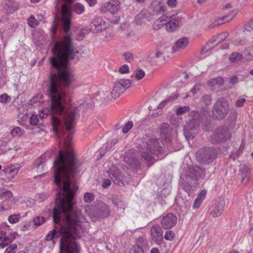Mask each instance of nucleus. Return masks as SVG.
Returning <instances> with one entry per match:
<instances>
[{"instance_id":"nucleus-1","label":"nucleus","mask_w":253,"mask_h":253,"mask_svg":"<svg viewBox=\"0 0 253 253\" xmlns=\"http://www.w3.org/2000/svg\"><path fill=\"white\" fill-rule=\"evenodd\" d=\"M63 140L65 151L60 150L54 161V182L57 186L56 198L53 212V220L56 224L46 236L47 241L55 243L61 236L59 253H80L79 245L73 239L79 237L84 231V219L80 211L74 207V192L71 188V179L76 174L78 161L70 149L72 138H59Z\"/></svg>"},{"instance_id":"nucleus-2","label":"nucleus","mask_w":253,"mask_h":253,"mask_svg":"<svg viewBox=\"0 0 253 253\" xmlns=\"http://www.w3.org/2000/svg\"><path fill=\"white\" fill-rule=\"evenodd\" d=\"M201 112L202 115H200L197 111H193L191 113L192 119L189 120L188 124L185 126L184 128V134L187 139L194 137L197 133L196 128L203 120V116L205 117L209 113V110L207 108L203 107Z\"/></svg>"},{"instance_id":"nucleus-3","label":"nucleus","mask_w":253,"mask_h":253,"mask_svg":"<svg viewBox=\"0 0 253 253\" xmlns=\"http://www.w3.org/2000/svg\"><path fill=\"white\" fill-rule=\"evenodd\" d=\"M147 147L145 150L142 148L140 150L142 157L147 161H151L153 159V155H161L163 149L160 145V141L157 139L152 138L146 142Z\"/></svg>"},{"instance_id":"nucleus-4","label":"nucleus","mask_w":253,"mask_h":253,"mask_svg":"<svg viewBox=\"0 0 253 253\" xmlns=\"http://www.w3.org/2000/svg\"><path fill=\"white\" fill-rule=\"evenodd\" d=\"M229 109L227 99L223 97H218L212 108L213 117L218 120H222L228 114Z\"/></svg>"},{"instance_id":"nucleus-5","label":"nucleus","mask_w":253,"mask_h":253,"mask_svg":"<svg viewBox=\"0 0 253 253\" xmlns=\"http://www.w3.org/2000/svg\"><path fill=\"white\" fill-rule=\"evenodd\" d=\"M216 157V151L210 147H203L196 153V160L201 164H210L212 163Z\"/></svg>"},{"instance_id":"nucleus-6","label":"nucleus","mask_w":253,"mask_h":253,"mask_svg":"<svg viewBox=\"0 0 253 253\" xmlns=\"http://www.w3.org/2000/svg\"><path fill=\"white\" fill-rule=\"evenodd\" d=\"M126 167L122 164L112 166L109 170V176L113 182L117 185L122 183L126 173Z\"/></svg>"},{"instance_id":"nucleus-7","label":"nucleus","mask_w":253,"mask_h":253,"mask_svg":"<svg viewBox=\"0 0 253 253\" xmlns=\"http://www.w3.org/2000/svg\"><path fill=\"white\" fill-rule=\"evenodd\" d=\"M131 82L128 79H120L116 81L114 84L112 91L110 95L114 98L119 97L121 94L124 93L131 85Z\"/></svg>"},{"instance_id":"nucleus-8","label":"nucleus","mask_w":253,"mask_h":253,"mask_svg":"<svg viewBox=\"0 0 253 253\" xmlns=\"http://www.w3.org/2000/svg\"><path fill=\"white\" fill-rule=\"evenodd\" d=\"M109 214V207L104 203H100L94 207L89 216L92 221H95L99 218L107 217Z\"/></svg>"},{"instance_id":"nucleus-9","label":"nucleus","mask_w":253,"mask_h":253,"mask_svg":"<svg viewBox=\"0 0 253 253\" xmlns=\"http://www.w3.org/2000/svg\"><path fill=\"white\" fill-rule=\"evenodd\" d=\"M231 134L229 129L226 127H219L216 129L213 134V138L216 142L225 141L230 138Z\"/></svg>"},{"instance_id":"nucleus-10","label":"nucleus","mask_w":253,"mask_h":253,"mask_svg":"<svg viewBox=\"0 0 253 253\" xmlns=\"http://www.w3.org/2000/svg\"><path fill=\"white\" fill-rule=\"evenodd\" d=\"M120 8V4L119 1L113 0L105 2L101 7L100 11L103 13L108 11L111 14H115L118 11Z\"/></svg>"},{"instance_id":"nucleus-11","label":"nucleus","mask_w":253,"mask_h":253,"mask_svg":"<svg viewBox=\"0 0 253 253\" xmlns=\"http://www.w3.org/2000/svg\"><path fill=\"white\" fill-rule=\"evenodd\" d=\"M107 25L101 18H96L94 19L90 24L89 30L91 32L96 33L99 31L105 30L107 28Z\"/></svg>"},{"instance_id":"nucleus-12","label":"nucleus","mask_w":253,"mask_h":253,"mask_svg":"<svg viewBox=\"0 0 253 253\" xmlns=\"http://www.w3.org/2000/svg\"><path fill=\"white\" fill-rule=\"evenodd\" d=\"M176 222V216L171 213H169L163 217L161 221V224L164 228L169 229L172 228Z\"/></svg>"},{"instance_id":"nucleus-13","label":"nucleus","mask_w":253,"mask_h":253,"mask_svg":"<svg viewBox=\"0 0 253 253\" xmlns=\"http://www.w3.org/2000/svg\"><path fill=\"white\" fill-rule=\"evenodd\" d=\"M205 170L199 166H195L190 171V174L187 175L194 183L201 178H203L205 175Z\"/></svg>"},{"instance_id":"nucleus-14","label":"nucleus","mask_w":253,"mask_h":253,"mask_svg":"<svg viewBox=\"0 0 253 253\" xmlns=\"http://www.w3.org/2000/svg\"><path fill=\"white\" fill-rule=\"evenodd\" d=\"M137 153L134 149L129 150L124 156L125 161L134 168L139 166L138 160L136 159Z\"/></svg>"},{"instance_id":"nucleus-15","label":"nucleus","mask_w":253,"mask_h":253,"mask_svg":"<svg viewBox=\"0 0 253 253\" xmlns=\"http://www.w3.org/2000/svg\"><path fill=\"white\" fill-rule=\"evenodd\" d=\"M225 206V201L223 199L218 200L212 207L211 214L213 217L219 216L222 213Z\"/></svg>"},{"instance_id":"nucleus-16","label":"nucleus","mask_w":253,"mask_h":253,"mask_svg":"<svg viewBox=\"0 0 253 253\" xmlns=\"http://www.w3.org/2000/svg\"><path fill=\"white\" fill-rule=\"evenodd\" d=\"M152 240L158 244L161 243L163 238V230L161 226L158 225L152 227L151 231Z\"/></svg>"},{"instance_id":"nucleus-17","label":"nucleus","mask_w":253,"mask_h":253,"mask_svg":"<svg viewBox=\"0 0 253 253\" xmlns=\"http://www.w3.org/2000/svg\"><path fill=\"white\" fill-rule=\"evenodd\" d=\"M161 136L162 138L166 141L169 142L170 140L171 129L169 125L167 123H163L160 127Z\"/></svg>"},{"instance_id":"nucleus-18","label":"nucleus","mask_w":253,"mask_h":253,"mask_svg":"<svg viewBox=\"0 0 253 253\" xmlns=\"http://www.w3.org/2000/svg\"><path fill=\"white\" fill-rule=\"evenodd\" d=\"M135 21L137 24L142 25L146 24L149 20L148 17V12L146 10H142L135 18Z\"/></svg>"},{"instance_id":"nucleus-19","label":"nucleus","mask_w":253,"mask_h":253,"mask_svg":"<svg viewBox=\"0 0 253 253\" xmlns=\"http://www.w3.org/2000/svg\"><path fill=\"white\" fill-rule=\"evenodd\" d=\"M189 43V41L186 38H182L175 42L173 46L172 50L173 52H177L184 49Z\"/></svg>"},{"instance_id":"nucleus-20","label":"nucleus","mask_w":253,"mask_h":253,"mask_svg":"<svg viewBox=\"0 0 253 253\" xmlns=\"http://www.w3.org/2000/svg\"><path fill=\"white\" fill-rule=\"evenodd\" d=\"M47 153H45L41 157L37 159L35 162V165L37 167V172L39 173H42L44 169V166H45V162L46 161V157H47Z\"/></svg>"},{"instance_id":"nucleus-21","label":"nucleus","mask_w":253,"mask_h":253,"mask_svg":"<svg viewBox=\"0 0 253 253\" xmlns=\"http://www.w3.org/2000/svg\"><path fill=\"white\" fill-rule=\"evenodd\" d=\"M186 180H184L183 182H182V188L184 191L187 192L189 195L192 193L193 191V187L191 184L190 178L187 176L185 177Z\"/></svg>"},{"instance_id":"nucleus-22","label":"nucleus","mask_w":253,"mask_h":253,"mask_svg":"<svg viewBox=\"0 0 253 253\" xmlns=\"http://www.w3.org/2000/svg\"><path fill=\"white\" fill-rule=\"evenodd\" d=\"M20 167L19 165L11 166L10 167H7L2 170L6 174H11V176H14L19 171Z\"/></svg>"},{"instance_id":"nucleus-23","label":"nucleus","mask_w":253,"mask_h":253,"mask_svg":"<svg viewBox=\"0 0 253 253\" xmlns=\"http://www.w3.org/2000/svg\"><path fill=\"white\" fill-rule=\"evenodd\" d=\"M223 79L220 77H217L210 80L207 82V85L209 86L212 87L216 85H221L223 83Z\"/></svg>"},{"instance_id":"nucleus-24","label":"nucleus","mask_w":253,"mask_h":253,"mask_svg":"<svg viewBox=\"0 0 253 253\" xmlns=\"http://www.w3.org/2000/svg\"><path fill=\"white\" fill-rule=\"evenodd\" d=\"M173 16V14L172 16H165L163 15L161 16L160 18H159L158 19L156 20L154 24H153L154 29L157 30L156 26H158V29L160 28V27L162 26L164 24H160L161 23L163 22H166L167 21L169 18L172 17Z\"/></svg>"},{"instance_id":"nucleus-25","label":"nucleus","mask_w":253,"mask_h":253,"mask_svg":"<svg viewBox=\"0 0 253 253\" xmlns=\"http://www.w3.org/2000/svg\"><path fill=\"white\" fill-rule=\"evenodd\" d=\"M17 9V6L11 1L6 2L4 6V9L8 14L12 13Z\"/></svg>"},{"instance_id":"nucleus-26","label":"nucleus","mask_w":253,"mask_h":253,"mask_svg":"<svg viewBox=\"0 0 253 253\" xmlns=\"http://www.w3.org/2000/svg\"><path fill=\"white\" fill-rule=\"evenodd\" d=\"M167 7L165 5L158 3L153 7V10L156 14H162L166 11Z\"/></svg>"},{"instance_id":"nucleus-27","label":"nucleus","mask_w":253,"mask_h":253,"mask_svg":"<svg viewBox=\"0 0 253 253\" xmlns=\"http://www.w3.org/2000/svg\"><path fill=\"white\" fill-rule=\"evenodd\" d=\"M243 58V55L238 52L232 53L229 57V60L231 62H235L240 61Z\"/></svg>"},{"instance_id":"nucleus-28","label":"nucleus","mask_w":253,"mask_h":253,"mask_svg":"<svg viewBox=\"0 0 253 253\" xmlns=\"http://www.w3.org/2000/svg\"><path fill=\"white\" fill-rule=\"evenodd\" d=\"M201 102L204 104L206 106L210 105L212 101V98L211 95L205 94L204 95L201 99Z\"/></svg>"},{"instance_id":"nucleus-29","label":"nucleus","mask_w":253,"mask_h":253,"mask_svg":"<svg viewBox=\"0 0 253 253\" xmlns=\"http://www.w3.org/2000/svg\"><path fill=\"white\" fill-rule=\"evenodd\" d=\"M190 110V107L188 106H180L176 111V114L177 116H181L185 114L186 112Z\"/></svg>"},{"instance_id":"nucleus-30","label":"nucleus","mask_w":253,"mask_h":253,"mask_svg":"<svg viewBox=\"0 0 253 253\" xmlns=\"http://www.w3.org/2000/svg\"><path fill=\"white\" fill-rule=\"evenodd\" d=\"M25 131L23 129L19 127H16L10 131L11 134L13 137L16 136H20L22 135L23 134H24Z\"/></svg>"},{"instance_id":"nucleus-31","label":"nucleus","mask_w":253,"mask_h":253,"mask_svg":"<svg viewBox=\"0 0 253 253\" xmlns=\"http://www.w3.org/2000/svg\"><path fill=\"white\" fill-rule=\"evenodd\" d=\"M73 9L75 12L80 14L84 11V7L82 4L77 3L74 5Z\"/></svg>"},{"instance_id":"nucleus-32","label":"nucleus","mask_w":253,"mask_h":253,"mask_svg":"<svg viewBox=\"0 0 253 253\" xmlns=\"http://www.w3.org/2000/svg\"><path fill=\"white\" fill-rule=\"evenodd\" d=\"M253 30V18L247 22L244 26V32H250Z\"/></svg>"},{"instance_id":"nucleus-33","label":"nucleus","mask_w":253,"mask_h":253,"mask_svg":"<svg viewBox=\"0 0 253 253\" xmlns=\"http://www.w3.org/2000/svg\"><path fill=\"white\" fill-rule=\"evenodd\" d=\"M28 25L31 28L35 27L38 24V21L37 20L35 17L33 15L31 16L28 19Z\"/></svg>"},{"instance_id":"nucleus-34","label":"nucleus","mask_w":253,"mask_h":253,"mask_svg":"<svg viewBox=\"0 0 253 253\" xmlns=\"http://www.w3.org/2000/svg\"><path fill=\"white\" fill-rule=\"evenodd\" d=\"M229 36V33L227 32H222L218 35L217 39L218 40L215 45L218 44L220 42L223 41Z\"/></svg>"},{"instance_id":"nucleus-35","label":"nucleus","mask_w":253,"mask_h":253,"mask_svg":"<svg viewBox=\"0 0 253 253\" xmlns=\"http://www.w3.org/2000/svg\"><path fill=\"white\" fill-rule=\"evenodd\" d=\"M133 126V123L132 121L127 122L124 127L123 128V131L124 133H126L132 128Z\"/></svg>"},{"instance_id":"nucleus-36","label":"nucleus","mask_w":253,"mask_h":253,"mask_svg":"<svg viewBox=\"0 0 253 253\" xmlns=\"http://www.w3.org/2000/svg\"><path fill=\"white\" fill-rule=\"evenodd\" d=\"M45 218L42 216H37L33 220V222L36 225L40 226L45 222Z\"/></svg>"},{"instance_id":"nucleus-37","label":"nucleus","mask_w":253,"mask_h":253,"mask_svg":"<svg viewBox=\"0 0 253 253\" xmlns=\"http://www.w3.org/2000/svg\"><path fill=\"white\" fill-rule=\"evenodd\" d=\"M94 195L90 193H85L84 195V200L86 203H90L94 200Z\"/></svg>"},{"instance_id":"nucleus-38","label":"nucleus","mask_w":253,"mask_h":253,"mask_svg":"<svg viewBox=\"0 0 253 253\" xmlns=\"http://www.w3.org/2000/svg\"><path fill=\"white\" fill-rule=\"evenodd\" d=\"M202 201H203V199L201 198V195H198V196H197V198L195 199V200L194 202V204L193 205V208L194 209H196V208H199V206H200Z\"/></svg>"},{"instance_id":"nucleus-39","label":"nucleus","mask_w":253,"mask_h":253,"mask_svg":"<svg viewBox=\"0 0 253 253\" xmlns=\"http://www.w3.org/2000/svg\"><path fill=\"white\" fill-rule=\"evenodd\" d=\"M245 54L248 59L252 58L253 56V46L247 48L245 49Z\"/></svg>"},{"instance_id":"nucleus-40","label":"nucleus","mask_w":253,"mask_h":253,"mask_svg":"<svg viewBox=\"0 0 253 253\" xmlns=\"http://www.w3.org/2000/svg\"><path fill=\"white\" fill-rule=\"evenodd\" d=\"M20 219V216L18 214L11 215L8 217V221L11 223H15L17 222Z\"/></svg>"},{"instance_id":"nucleus-41","label":"nucleus","mask_w":253,"mask_h":253,"mask_svg":"<svg viewBox=\"0 0 253 253\" xmlns=\"http://www.w3.org/2000/svg\"><path fill=\"white\" fill-rule=\"evenodd\" d=\"M1 199H4L6 198H10L13 196V194L10 191H3L1 190Z\"/></svg>"},{"instance_id":"nucleus-42","label":"nucleus","mask_w":253,"mask_h":253,"mask_svg":"<svg viewBox=\"0 0 253 253\" xmlns=\"http://www.w3.org/2000/svg\"><path fill=\"white\" fill-rule=\"evenodd\" d=\"M131 253H144V252L140 246L134 245L131 248Z\"/></svg>"},{"instance_id":"nucleus-43","label":"nucleus","mask_w":253,"mask_h":253,"mask_svg":"<svg viewBox=\"0 0 253 253\" xmlns=\"http://www.w3.org/2000/svg\"><path fill=\"white\" fill-rule=\"evenodd\" d=\"M17 248V245L12 244L5 250L4 253H15Z\"/></svg>"},{"instance_id":"nucleus-44","label":"nucleus","mask_w":253,"mask_h":253,"mask_svg":"<svg viewBox=\"0 0 253 253\" xmlns=\"http://www.w3.org/2000/svg\"><path fill=\"white\" fill-rule=\"evenodd\" d=\"M12 240L9 237H5L2 240V242L0 243V247L1 248H4L5 246L9 245Z\"/></svg>"},{"instance_id":"nucleus-45","label":"nucleus","mask_w":253,"mask_h":253,"mask_svg":"<svg viewBox=\"0 0 253 253\" xmlns=\"http://www.w3.org/2000/svg\"><path fill=\"white\" fill-rule=\"evenodd\" d=\"M135 77L138 80H141L145 76V72L141 69L136 70Z\"/></svg>"},{"instance_id":"nucleus-46","label":"nucleus","mask_w":253,"mask_h":253,"mask_svg":"<svg viewBox=\"0 0 253 253\" xmlns=\"http://www.w3.org/2000/svg\"><path fill=\"white\" fill-rule=\"evenodd\" d=\"M216 40L214 39L213 40H210L208 42L207 45H205L204 47L203 50H206L207 51L208 49H210L211 48H212L213 47V45H212L215 42Z\"/></svg>"},{"instance_id":"nucleus-47","label":"nucleus","mask_w":253,"mask_h":253,"mask_svg":"<svg viewBox=\"0 0 253 253\" xmlns=\"http://www.w3.org/2000/svg\"><path fill=\"white\" fill-rule=\"evenodd\" d=\"M119 72L121 74H126L129 72V68L127 65L125 64L121 66L119 70Z\"/></svg>"},{"instance_id":"nucleus-48","label":"nucleus","mask_w":253,"mask_h":253,"mask_svg":"<svg viewBox=\"0 0 253 253\" xmlns=\"http://www.w3.org/2000/svg\"><path fill=\"white\" fill-rule=\"evenodd\" d=\"M10 97L7 94H3L0 96V102L1 103H6L10 101Z\"/></svg>"},{"instance_id":"nucleus-49","label":"nucleus","mask_w":253,"mask_h":253,"mask_svg":"<svg viewBox=\"0 0 253 253\" xmlns=\"http://www.w3.org/2000/svg\"><path fill=\"white\" fill-rule=\"evenodd\" d=\"M126 60L128 62H130L133 60L134 57L133 54L129 52H126L124 54Z\"/></svg>"},{"instance_id":"nucleus-50","label":"nucleus","mask_w":253,"mask_h":253,"mask_svg":"<svg viewBox=\"0 0 253 253\" xmlns=\"http://www.w3.org/2000/svg\"><path fill=\"white\" fill-rule=\"evenodd\" d=\"M30 120L31 124L35 126L37 125L39 121V119L38 118V116L36 115H33L31 116L30 117Z\"/></svg>"},{"instance_id":"nucleus-51","label":"nucleus","mask_w":253,"mask_h":253,"mask_svg":"<svg viewBox=\"0 0 253 253\" xmlns=\"http://www.w3.org/2000/svg\"><path fill=\"white\" fill-rule=\"evenodd\" d=\"M237 14V11L235 10H233L232 11H231V13L230 14L228 15H226V16H223L221 18V20H224V19H225L226 18L228 17L229 18V19L227 20V21H229V20H231L233 18V17L235 16V15Z\"/></svg>"},{"instance_id":"nucleus-52","label":"nucleus","mask_w":253,"mask_h":253,"mask_svg":"<svg viewBox=\"0 0 253 253\" xmlns=\"http://www.w3.org/2000/svg\"><path fill=\"white\" fill-rule=\"evenodd\" d=\"M174 237V234L171 231H167L165 235L166 240L171 241Z\"/></svg>"},{"instance_id":"nucleus-53","label":"nucleus","mask_w":253,"mask_h":253,"mask_svg":"<svg viewBox=\"0 0 253 253\" xmlns=\"http://www.w3.org/2000/svg\"><path fill=\"white\" fill-rule=\"evenodd\" d=\"M246 100L245 98H242L237 100L236 101L235 105L237 107H242L246 102Z\"/></svg>"},{"instance_id":"nucleus-54","label":"nucleus","mask_w":253,"mask_h":253,"mask_svg":"<svg viewBox=\"0 0 253 253\" xmlns=\"http://www.w3.org/2000/svg\"><path fill=\"white\" fill-rule=\"evenodd\" d=\"M118 142V140L116 139H113L110 143L107 144L106 149L107 150H110L112 146H114Z\"/></svg>"},{"instance_id":"nucleus-55","label":"nucleus","mask_w":253,"mask_h":253,"mask_svg":"<svg viewBox=\"0 0 253 253\" xmlns=\"http://www.w3.org/2000/svg\"><path fill=\"white\" fill-rule=\"evenodd\" d=\"M177 26V23L175 21H170L167 23V27L169 26V28L171 30H174V28H175Z\"/></svg>"},{"instance_id":"nucleus-56","label":"nucleus","mask_w":253,"mask_h":253,"mask_svg":"<svg viewBox=\"0 0 253 253\" xmlns=\"http://www.w3.org/2000/svg\"><path fill=\"white\" fill-rule=\"evenodd\" d=\"M240 170L244 173H248L250 172V168L246 165H241L240 168Z\"/></svg>"},{"instance_id":"nucleus-57","label":"nucleus","mask_w":253,"mask_h":253,"mask_svg":"<svg viewBox=\"0 0 253 253\" xmlns=\"http://www.w3.org/2000/svg\"><path fill=\"white\" fill-rule=\"evenodd\" d=\"M201 85L199 84L195 85L194 87L191 90L192 93L195 94L201 88Z\"/></svg>"},{"instance_id":"nucleus-58","label":"nucleus","mask_w":253,"mask_h":253,"mask_svg":"<svg viewBox=\"0 0 253 253\" xmlns=\"http://www.w3.org/2000/svg\"><path fill=\"white\" fill-rule=\"evenodd\" d=\"M238 82V78L236 76H233L229 79V83L232 84H234Z\"/></svg>"},{"instance_id":"nucleus-59","label":"nucleus","mask_w":253,"mask_h":253,"mask_svg":"<svg viewBox=\"0 0 253 253\" xmlns=\"http://www.w3.org/2000/svg\"><path fill=\"white\" fill-rule=\"evenodd\" d=\"M111 180L109 179H105L104 180V181L102 184V186L104 188H106L109 187L111 184Z\"/></svg>"},{"instance_id":"nucleus-60","label":"nucleus","mask_w":253,"mask_h":253,"mask_svg":"<svg viewBox=\"0 0 253 253\" xmlns=\"http://www.w3.org/2000/svg\"><path fill=\"white\" fill-rule=\"evenodd\" d=\"M167 4L171 7H174L176 5V0H169Z\"/></svg>"},{"instance_id":"nucleus-61","label":"nucleus","mask_w":253,"mask_h":253,"mask_svg":"<svg viewBox=\"0 0 253 253\" xmlns=\"http://www.w3.org/2000/svg\"><path fill=\"white\" fill-rule=\"evenodd\" d=\"M90 6L94 5L97 2V0H85Z\"/></svg>"},{"instance_id":"nucleus-62","label":"nucleus","mask_w":253,"mask_h":253,"mask_svg":"<svg viewBox=\"0 0 253 253\" xmlns=\"http://www.w3.org/2000/svg\"><path fill=\"white\" fill-rule=\"evenodd\" d=\"M221 24V23L219 24L217 21H214L209 26V28L210 29L213 28L218 26L219 25H220Z\"/></svg>"},{"instance_id":"nucleus-63","label":"nucleus","mask_w":253,"mask_h":253,"mask_svg":"<svg viewBox=\"0 0 253 253\" xmlns=\"http://www.w3.org/2000/svg\"><path fill=\"white\" fill-rule=\"evenodd\" d=\"M163 54V52L160 50H157L156 51L155 57L157 58L161 57Z\"/></svg>"},{"instance_id":"nucleus-64","label":"nucleus","mask_w":253,"mask_h":253,"mask_svg":"<svg viewBox=\"0 0 253 253\" xmlns=\"http://www.w3.org/2000/svg\"><path fill=\"white\" fill-rule=\"evenodd\" d=\"M120 20V18L119 17H115L114 18L112 19L111 20V22L113 24H116L118 23Z\"/></svg>"}]
</instances>
